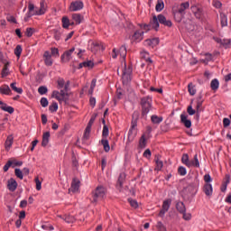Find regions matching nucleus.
<instances>
[{
    "instance_id": "1",
    "label": "nucleus",
    "mask_w": 231,
    "mask_h": 231,
    "mask_svg": "<svg viewBox=\"0 0 231 231\" xmlns=\"http://www.w3.org/2000/svg\"><path fill=\"white\" fill-rule=\"evenodd\" d=\"M160 24H163V26H168L169 28H171V26H172V22L171 20H167V18L163 14H158V16L153 15L152 19L150 21V23L141 25V29L144 30L145 32H149L151 28H153V30H156V32H158Z\"/></svg>"
},
{
    "instance_id": "2",
    "label": "nucleus",
    "mask_w": 231,
    "mask_h": 231,
    "mask_svg": "<svg viewBox=\"0 0 231 231\" xmlns=\"http://www.w3.org/2000/svg\"><path fill=\"white\" fill-rule=\"evenodd\" d=\"M140 116V113L138 111L134 112L131 123V128L128 132V139L126 143H131L134 138H136V134L138 130L136 129V125H138V117Z\"/></svg>"
},
{
    "instance_id": "3",
    "label": "nucleus",
    "mask_w": 231,
    "mask_h": 231,
    "mask_svg": "<svg viewBox=\"0 0 231 231\" xmlns=\"http://www.w3.org/2000/svg\"><path fill=\"white\" fill-rule=\"evenodd\" d=\"M152 106V98L150 96L144 97L141 99L143 118H147V115H149V111H151Z\"/></svg>"
},
{
    "instance_id": "4",
    "label": "nucleus",
    "mask_w": 231,
    "mask_h": 231,
    "mask_svg": "<svg viewBox=\"0 0 231 231\" xmlns=\"http://www.w3.org/2000/svg\"><path fill=\"white\" fill-rule=\"evenodd\" d=\"M106 189L103 186H97L96 189L92 192V203H98L106 198Z\"/></svg>"
},
{
    "instance_id": "5",
    "label": "nucleus",
    "mask_w": 231,
    "mask_h": 231,
    "mask_svg": "<svg viewBox=\"0 0 231 231\" xmlns=\"http://www.w3.org/2000/svg\"><path fill=\"white\" fill-rule=\"evenodd\" d=\"M133 75V69L131 67L125 66L123 70V84L127 86L131 83L132 76Z\"/></svg>"
},
{
    "instance_id": "6",
    "label": "nucleus",
    "mask_w": 231,
    "mask_h": 231,
    "mask_svg": "<svg viewBox=\"0 0 231 231\" xmlns=\"http://www.w3.org/2000/svg\"><path fill=\"white\" fill-rule=\"evenodd\" d=\"M82 8H84V3L80 0L70 3V5H69L70 12H79V10H82Z\"/></svg>"
},
{
    "instance_id": "7",
    "label": "nucleus",
    "mask_w": 231,
    "mask_h": 231,
    "mask_svg": "<svg viewBox=\"0 0 231 231\" xmlns=\"http://www.w3.org/2000/svg\"><path fill=\"white\" fill-rule=\"evenodd\" d=\"M180 122L185 127H187V129H190V127H192V121L189 119V116L187 114L180 115Z\"/></svg>"
},
{
    "instance_id": "8",
    "label": "nucleus",
    "mask_w": 231,
    "mask_h": 231,
    "mask_svg": "<svg viewBox=\"0 0 231 231\" xmlns=\"http://www.w3.org/2000/svg\"><path fill=\"white\" fill-rule=\"evenodd\" d=\"M75 51V48H72L69 51H66L62 55H61V61L62 62H69L71 60V55H73V52Z\"/></svg>"
},
{
    "instance_id": "9",
    "label": "nucleus",
    "mask_w": 231,
    "mask_h": 231,
    "mask_svg": "<svg viewBox=\"0 0 231 231\" xmlns=\"http://www.w3.org/2000/svg\"><path fill=\"white\" fill-rule=\"evenodd\" d=\"M38 9H35V5L33 4L30 3L28 5V13L25 14L27 19H30V17H32V15H37Z\"/></svg>"
},
{
    "instance_id": "10",
    "label": "nucleus",
    "mask_w": 231,
    "mask_h": 231,
    "mask_svg": "<svg viewBox=\"0 0 231 231\" xmlns=\"http://www.w3.org/2000/svg\"><path fill=\"white\" fill-rule=\"evenodd\" d=\"M169 208H171V199L164 200L159 216H165V213L169 212Z\"/></svg>"
},
{
    "instance_id": "11",
    "label": "nucleus",
    "mask_w": 231,
    "mask_h": 231,
    "mask_svg": "<svg viewBox=\"0 0 231 231\" xmlns=\"http://www.w3.org/2000/svg\"><path fill=\"white\" fill-rule=\"evenodd\" d=\"M191 11L197 19H203V9L194 5L191 6Z\"/></svg>"
},
{
    "instance_id": "12",
    "label": "nucleus",
    "mask_w": 231,
    "mask_h": 231,
    "mask_svg": "<svg viewBox=\"0 0 231 231\" xmlns=\"http://www.w3.org/2000/svg\"><path fill=\"white\" fill-rule=\"evenodd\" d=\"M203 192L208 198H210L214 192V189L212 188V184L210 183H205L203 187Z\"/></svg>"
},
{
    "instance_id": "13",
    "label": "nucleus",
    "mask_w": 231,
    "mask_h": 231,
    "mask_svg": "<svg viewBox=\"0 0 231 231\" xmlns=\"http://www.w3.org/2000/svg\"><path fill=\"white\" fill-rule=\"evenodd\" d=\"M190 8V4L189 2L181 3L179 6V8H176V10L180 13L185 15V10H189Z\"/></svg>"
},
{
    "instance_id": "14",
    "label": "nucleus",
    "mask_w": 231,
    "mask_h": 231,
    "mask_svg": "<svg viewBox=\"0 0 231 231\" xmlns=\"http://www.w3.org/2000/svg\"><path fill=\"white\" fill-rule=\"evenodd\" d=\"M172 14H173V17L175 19V21L177 23H181V19H183V14L180 13V11H178V9H176V7L172 8Z\"/></svg>"
},
{
    "instance_id": "15",
    "label": "nucleus",
    "mask_w": 231,
    "mask_h": 231,
    "mask_svg": "<svg viewBox=\"0 0 231 231\" xmlns=\"http://www.w3.org/2000/svg\"><path fill=\"white\" fill-rule=\"evenodd\" d=\"M0 109H2V111H5L6 113H9L10 115H12L14 111V107L6 105L5 103H4L3 101L0 100Z\"/></svg>"
},
{
    "instance_id": "16",
    "label": "nucleus",
    "mask_w": 231,
    "mask_h": 231,
    "mask_svg": "<svg viewBox=\"0 0 231 231\" xmlns=\"http://www.w3.org/2000/svg\"><path fill=\"white\" fill-rule=\"evenodd\" d=\"M72 20L74 21L75 24L79 25L84 21V16L80 14H73Z\"/></svg>"
},
{
    "instance_id": "17",
    "label": "nucleus",
    "mask_w": 231,
    "mask_h": 231,
    "mask_svg": "<svg viewBox=\"0 0 231 231\" xmlns=\"http://www.w3.org/2000/svg\"><path fill=\"white\" fill-rule=\"evenodd\" d=\"M220 24L222 28L228 26V16L225 13H220Z\"/></svg>"
},
{
    "instance_id": "18",
    "label": "nucleus",
    "mask_w": 231,
    "mask_h": 231,
    "mask_svg": "<svg viewBox=\"0 0 231 231\" xmlns=\"http://www.w3.org/2000/svg\"><path fill=\"white\" fill-rule=\"evenodd\" d=\"M140 55H141V59L145 60V62H148V64H152V60H151V57L149 55V52H147V51H142Z\"/></svg>"
},
{
    "instance_id": "19",
    "label": "nucleus",
    "mask_w": 231,
    "mask_h": 231,
    "mask_svg": "<svg viewBox=\"0 0 231 231\" xmlns=\"http://www.w3.org/2000/svg\"><path fill=\"white\" fill-rule=\"evenodd\" d=\"M181 162L183 163V165H186V167H189V169H190V167H192V164H193V163H190V160L189 159V154L187 153L182 154Z\"/></svg>"
},
{
    "instance_id": "20",
    "label": "nucleus",
    "mask_w": 231,
    "mask_h": 231,
    "mask_svg": "<svg viewBox=\"0 0 231 231\" xmlns=\"http://www.w3.org/2000/svg\"><path fill=\"white\" fill-rule=\"evenodd\" d=\"M143 33H145V32L136 31L132 36L133 41H138V42L142 41L143 39Z\"/></svg>"
},
{
    "instance_id": "21",
    "label": "nucleus",
    "mask_w": 231,
    "mask_h": 231,
    "mask_svg": "<svg viewBox=\"0 0 231 231\" xmlns=\"http://www.w3.org/2000/svg\"><path fill=\"white\" fill-rule=\"evenodd\" d=\"M8 189L14 192L17 189V181L14 179H10L7 184Z\"/></svg>"
},
{
    "instance_id": "22",
    "label": "nucleus",
    "mask_w": 231,
    "mask_h": 231,
    "mask_svg": "<svg viewBox=\"0 0 231 231\" xmlns=\"http://www.w3.org/2000/svg\"><path fill=\"white\" fill-rule=\"evenodd\" d=\"M160 42L157 38H153L152 40H146L144 41V46H151L152 48H154V46H158V43Z\"/></svg>"
},
{
    "instance_id": "23",
    "label": "nucleus",
    "mask_w": 231,
    "mask_h": 231,
    "mask_svg": "<svg viewBox=\"0 0 231 231\" xmlns=\"http://www.w3.org/2000/svg\"><path fill=\"white\" fill-rule=\"evenodd\" d=\"M12 93V89L8 85H2L0 87V95H10Z\"/></svg>"
},
{
    "instance_id": "24",
    "label": "nucleus",
    "mask_w": 231,
    "mask_h": 231,
    "mask_svg": "<svg viewBox=\"0 0 231 231\" xmlns=\"http://www.w3.org/2000/svg\"><path fill=\"white\" fill-rule=\"evenodd\" d=\"M176 209L178 210V212H180V214H185V212H187L185 204L181 201L176 203Z\"/></svg>"
},
{
    "instance_id": "25",
    "label": "nucleus",
    "mask_w": 231,
    "mask_h": 231,
    "mask_svg": "<svg viewBox=\"0 0 231 231\" xmlns=\"http://www.w3.org/2000/svg\"><path fill=\"white\" fill-rule=\"evenodd\" d=\"M79 180H73L71 183V187L69 188V192H79V189L80 187Z\"/></svg>"
},
{
    "instance_id": "26",
    "label": "nucleus",
    "mask_w": 231,
    "mask_h": 231,
    "mask_svg": "<svg viewBox=\"0 0 231 231\" xmlns=\"http://www.w3.org/2000/svg\"><path fill=\"white\" fill-rule=\"evenodd\" d=\"M95 66V63L91 60H87L79 63V69H82V68H93Z\"/></svg>"
},
{
    "instance_id": "27",
    "label": "nucleus",
    "mask_w": 231,
    "mask_h": 231,
    "mask_svg": "<svg viewBox=\"0 0 231 231\" xmlns=\"http://www.w3.org/2000/svg\"><path fill=\"white\" fill-rule=\"evenodd\" d=\"M49 142H50V132H45L42 135V147H46Z\"/></svg>"
},
{
    "instance_id": "28",
    "label": "nucleus",
    "mask_w": 231,
    "mask_h": 231,
    "mask_svg": "<svg viewBox=\"0 0 231 231\" xmlns=\"http://www.w3.org/2000/svg\"><path fill=\"white\" fill-rule=\"evenodd\" d=\"M151 121L152 124L160 125L163 122V117L153 115L151 116Z\"/></svg>"
},
{
    "instance_id": "29",
    "label": "nucleus",
    "mask_w": 231,
    "mask_h": 231,
    "mask_svg": "<svg viewBox=\"0 0 231 231\" xmlns=\"http://www.w3.org/2000/svg\"><path fill=\"white\" fill-rule=\"evenodd\" d=\"M44 14H46V4L42 1L40 4V9H38L37 15H44Z\"/></svg>"
},
{
    "instance_id": "30",
    "label": "nucleus",
    "mask_w": 231,
    "mask_h": 231,
    "mask_svg": "<svg viewBox=\"0 0 231 231\" xmlns=\"http://www.w3.org/2000/svg\"><path fill=\"white\" fill-rule=\"evenodd\" d=\"M118 53L120 57H122V59H125V57H127V47H125V45H122L119 49Z\"/></svg>"
},
{
    "instance_id": "31",
    "label": "nucleus",
    "mask_w": 231,
    "mask_h": 231,
    "mask_svg": "<svg viewBox=\"0 0 231 231\" xmlns=\"http://www.w3.org/2000/svg\"><path fill=\"white\" fill-rule=\"evenodd\" d=\"M210 88L212 91H217L219 89V80H217V79H213L210 83Z\"/></svg>"
},
{
    "instance_id": "32",
    "label": "nucleus",
    "mask_w": 231,
    "mask_h": 231,
    "mask_svg": "<svg viewBox=\"0 0 231 231\" xmlns=\"http://www.w3.org/2000/svg\"><path fill=\"white\" fill-rule=\"evenodd\" d=\"M101 143L104 147L105 152H109V151H111V146H109V141H107L106 139H102Z\"/></svg>"
},
{
    "instance_id": "33",
    "label": "nucleus",
    "mask_w": 231,
    "mask_h": 231,
    "mask_svg": "<svg viewBox=\"0 0 231 231\" xmlns=\"http://www.w3.org/2000/svg\"><path fill=\"white\" fill-rule=\"evenodd\" d=\"M165 8V4L163 3V0H157V4L155 5L156 12H162Z\"/></svg>"
},
{
    "instance_id": "34",
    "label": "nucleus",
    "mask_w": 231,
    "mask_h": 231,
    "mask_svg": "<svg viewBox=\"0 0 231 231\" xmlns=\"http://www.w3.org/2000/svg\"><path fill=\"white\" fill-rule=\"evenodd\" d=\"M189 163L191 164V167H196L197 169H199V160L198 159V153H196L193 157V160L189 161Z\"/></svg>"
},
{
    "instance_id": "35",
    "label": "nucleus",
    "mask_w": 231,
    "mask_h": 231,
    "mask_svg": "<svg viewBox=\"0 0 231 231\" xmlns=\"http://www.w3.org/2000/svg\"><path fill=\"white\" fill-rule=\"evenodd\" d=\"M51 98H55L60 102V104H62V97H60V93L57 90L52 91Z\"/></svg>"
},
{
    "instance_id": "36",
    "label": "nucleus",
    "mask_w": 231,
    "mask_h": 231,
    "mask_svg": "<svg viewBox=\"0 0 231 231\" xmlns=\"http://www.w3.org/2000/svg\"><path fill=\"white\" fill-rule=\"evenodd\" d=\"M13 143H14V137L12 135H9L5 141L6 151L10 150V147H12Z\"/></svg>"
},
{
    "instance_id": "37",
    "label": "nucleus",
    "mask_w": 231,
    "mask_h": 231,
    "mask_svg": "<svg viewBox=\"0 0 231 231\" xmlns=\"http://www.w3.org/2000/svg\"><path fill=\"white\" fill-rule=\"evenodd\" d=\"M8 66H9V63L5 64V66L2 69V72H1L2 79H5V77H8V75L10 74V72L8 70Z\"/></svg>"
},
{
    "instance_id": "38",
    "label": "nucleus",
    "mask_w": 231,
    "mask_h": 231,
    "mask_svg": "<svg viewBox=\"0 0 231 231\" xmlns=\"http://www.w3.org/2000/svg\"><path fill=\"white\" fill-rule=\"evenodd\" d=\"M11 88L15 91V93H18L19 95H23V89L21 88H17V83L14 82L10 85Z\"/></svg>"
},
{
    "instance_id": "39",
    "label": "nucleus",
    "mask_w": 231,
    "mask_h": 231,
    "mask_svg": "<svg viewBox=\"0 0 231 231\" xmlns=\"http://www.w3.org/2000/svg\"><path fill=\"white\" fill-rule=\"evenodd\" d=\"M145 145H147V139H145V134H143L139 141V147L144 149Z\"/></svg>"
},
{
    "instance_id": "40",
    "label": "nucleus",
    "mask_w": 231,
    "mask_h": 231,
    "mask_svg": "<svg viewBox=\"0 0 231 231\" xmlns=\"http://www.w3.org/2000/svg\"><path fill=\"white\" fill-rule=\"evenodd\" d=\"M61 23L63 28H65L66 30L69 28V18H68V16H63L61 19Z\"/></svg>"
},
{
    "instance_id": "41",
    "label": "nucleus",
    "mask_w": 231,
    "mask_h": 231,
    "mask_svg": "<svg viewBox=\"0 0 231 231\" xmlns=\"http://www.w3.org/2000/svg\"><path fill=\"white\" fill-rule=\"evenodd\" d=\"M188 91L191 97H194L196 95V87L192 83H189L188 85Z\"/></svg>"
},
{
    "instance_id": "42",
    "label": "nucleus",
    "mask_w": 231,
    "mask_h": 231,
    "mask_svg": "<svg viewBox=\"0 0 231 231\" xmlns=\"http://www.w3.org/2000/svg\"><path fill=\"white\" fill-rule=\"evenodd\" d=\"M124 180H125V173H121L117 180V187L122 188V185H124Z\"/></svg>"
},
{
    "instance_id": "43",
    "label": "nucleus",
    "mask_w": 231,
    "mask_h": 231,
    "mask_svg": "<svg viewBox=\"0 0 231 231\" xmlns=\"http://www.w3.org/2000/svg\"><path fill=\"white\" fill-rule=\"evenodd\" d=\"M22 53H23V47L21 45H17L14 49V55L19 59Z\"/></svg>"
},
{
    "instance_id": "44",
    "label": "nucleus",
    "mask_w": 231,
    "mask_h": 231,
    "mask_svg": "<svg viewBox=\"0 0 231 231\" xmlns=\"http://www.w3.org/2000/svg\"><path fill=\"white\" fill-rule=\"evenodd\" d=\"M210 60H212V54L206 53L205 54V59H202L201 62H203L204 64H208V62H210Z\"/></svg>"
},
{
    "instance_id": "45",
    "label": "nucleus",
    "mask_w": 231,
    "mask_h": 231,
    "mask_svg": "<svg viewBox=\"0 0 231 231\" xmlns=\"http://www.w3.org/2000/svg\"><path fill=\"white\" fill-rule=\"evenodd\" d=\"M58 109H59V104H57V102H53L49 106V110L51 111V113H55V112H57Z\"/></svg>"
},
{
    "instance_id": "46",
    "label": "nucleus",
    "mask_w": 231,
    "mask_h": 231,
    "mask_svg": "<svg viewBox=\"0 0 231 231\" xmlns=\"http://www.w3.org/2000/svg\"><path fill=\"white\" fill-rule=\"evenodd\" d=\"M35 184H36V190H41V189H42V181L41 180H39V177H36L34 179Z\"/></svg>"
},
{
    "instance_id": "47",
    "label": "nucleus",
    "mask_w": 231,
    "mask_h": 231,
    "mask_svg": "<svg viewBox=\"0 0 231 231\" xmlns=\"http://www.w3.org/2000/svg\"><path fill=\"white\" fill-rule=\"evenodd\" d=\"M38 93L40 95H46V93H48V88L44 87V86H41L38 88Z\"/></svg>"
},
{
    "instance_id": "48",
    "label": "nucleus",
    "mask_w": 231,
    "mask_h": 231,
    "mask_svg": "<svg viewBox=\"0 0 231 231\" xmlns=\"http://www.w3.org/2000/svg\"><path fill=\"white\" fill-rule=\"evenodd\" d=\"M14 174L16 176V178H19V180H23V171H21V169H15L14 170Z\"/></svg>"
},
{
    "instance_id": "49",
    "label": "nucleus",
    "mask_w": 231,
    "mask_h": 231,
    "mask_svg": "<svg viewBox=\"0 0 231 231\" xmlns=\"http://www.w3.org/2000/svg\"><path fill=\"white\" fill-rule=\"evenodd\" d=\"M128 202L133 208H138V201H136L133 199H128Z\"/></svg>"
},
{
    "instance_id": "50",
    "label": "nucleus",
    "mask_w": 231,
    "mask_h": 231,
    "mask_svg": "<svg viewBox=\"0 0 231 231\" xmlns=\"http://www.w3.org/2000/svg\"><path fill=\"white\" fill-rule=\"evenodd\" d=\"M178 172L180 176H185L187 174V169L183 166L178 168Z\"/></svg>"
},
{
    "instance_id": "51",
    "label": "nucleus",
    "mask_w": 231,
    "mask_h": 231,
    "mask_svg": "<svg viewBox=\"0 0 231 231\" xmlns=\"http://www.w3.org/2000/svg\"><path fill=\"white\" fill-rule=\"evenodd\" d=\"M40 104L42 107H48V104H50V103L48 102V98L42 97L40 100Z\"/></svg>"
},
{
    "instance_id": "52",
    "label": "nucleus",
    "mask_w": 231,
    "mask_h": 231,
    "mask_svg": "<svg viewBox=\"0 0 231 231\" xmlns=\"http://www.w3.org/2000/svg\"><path fill=\"white\" fill-rule=\"evenodd\" d=\"M202 106H203V101H201V100H198L197 101V106H196V111H197V113H201V111H202Z\"/></svg>"
},
{
    "instance_id": "53",
    "label": "nucleus",
    "mask_w": 231,
    "mask_h": 231,
    "mask_svg": "<svg viewBox=\"0 0 231 231\" xmlns=\"http://www.w3.org/2000/svg\"><path fill=\"white\" fill-rule=\"evenodd\" d=\"M163 168V162L160 161L159 159L156 160V171H162Z\"/></svg>"
},
{
    "instance_id": "54",
    "label": "nucleus",
    "mask_w": 231,
    "mask_h": 231,
    "mask_svg": "<svg viewBox=\"0 0 231 231\" xmlns=\"http://www.w3.org/2000/svg\"><path fill=\"white\" fill-rule=\"evenodd\" d=\"M91 133V128H87L85 129V133H84V135H83V139L85 140H89V134Z\"/></svg>"
},
{
    "instance_id": "55",
    "label": "nucleus",
    "mask_w": 231,
    "mask_h": 231,
    "mask_svg": "<svg viewBox=\"0 0 231 231\" xmlns=\"http://www.w3.org/2000/svg\"><path fill=\"white\" fill-rule=\"evenodd\" d=\"M57 82H58V88L60 89H62V88H64V85L66 84V81H64V79L62 78L58 79Z\"/></svg>"
},
{
    "instance_id": "56",
    "label": "nucleus",
    "mask_w": 231,
    "mask_h": 231,
    "mask_svg": "<svg viewBox=\"0 0 231 231\" xmlns=\"http://www.w3.org/2000/svg\"><path fill=\"white\" fill-rule=\"evenodd\" d=\"M102 136H103L104 138L109 136V128H107V125H104Z\"/></svg>"
},
{
    "instance_id": "57",
    "label": "nucleus",
    "mask_w": 231,
    "mask_h": 231,
    "mask_svg": "<svg viewBox=\"0 0 231 231\" xmlns=\"http://www.w3.org/2000/svg\"><path fill=\"white\" fill-rule=\"evenodd\" d=\"M33 32H34L33 28L32 27L27 28L25 31L26 37H32V35H33Z\"/></svg>"
},
{
    "instance_id": "58",
    "label": "nucleus",
    "mask_w": 231,
    "mask_h": 231,
    "mask_svg": "<svg viewBox=\"0 0 231 231\" xmlns=\"http://www.w3.org/2000/svg\"><path fill=\"white\" fill-rule=\"evenodd\" d=\"M42 228L43 230H47V231H52V230H54L53 226H51V225H50V224L42 225Z\"/></svg>"
},
{
    "instance_id": "59",
    "label": "nucleus",
    "mask_w": 231,
    "mask_h": 231,
    "mask_svg": "<svg viewBox=\"0 0 231 231\" xmlns=\"http://www.w3.org/2000/svg\"><path fill=\"white\" fill-rule=\"evenodd\" d=\"M218 42H220V44H222V46H226L228 47V44H230V40L228 39H224V40H219Z\"/></svg>"
},
{
    "instance_id": "60",
    "label": "nucleus",
    "mask_w": 231,
    "mask_h": 231,
    "mask_svg": "<svg viewBox=\"0 0 231 231\" xmlns=\"http://www.w3.org/2000/svg\"><path fill=\"white\" fill-rule=\"evenodd\" d=\"M229 183H230V176L226 175L225 180L223 181V187H225V189H226V187L228 186Z\"/></svg>"
},
{
    "instance_id": "61",
    "label": "nucleus",
    "mask_w": 231,
    "mask_h": 231,
    "mask_svg": "<svg viewBox=\"0 0 231 231\" xmlns=\"http://www.w3.org/2000/svg\"><path fill=\"white\" fill-rule=\"evenodd\" d=\"M44 63L46 64V66H51L53 64V60L51 59V56L50 58H45Z\"/></svg>"
},
{
    "instance_id": "62",
    "label": "nucleus",
    "mask_w": 231,
    "mask_h": 231,
    "mask_svg": "<svg viewBox=\"0 0 231 231\" xmlns=\"http://www.w3.org/2000/svg\"><path fill=\"white\" fill-rule=\"evenodd\" d=\"M188 114L192 116L193 115H196L197 111L192 108V106H188Z\"/></svg>"
},
{
    "instance_id": "63",
    "label": "nucleus",
    "mask_w": 231,
    "mask_h": 231,
    "mask_svg": "<svg viewBox=\"0 0 231 231\" xmlns=\"http://www.w3.org/2000/svg\"><path fill=\"white\" fill-rule=\"evenodd\" d=\"M204 181H205V183H211L212 177H210V174L204 175Z\"/></svg>"
},
{
    "instance_id": "64",
    "label": "nucleus",
    "mask_w": 231,
    "mask_h": 231,
    "mask_svg": "<svg viewBox=\"0 0 231 231\" xmlns=\"http://www.w3.org/2000/svg\"><path fill=\"white\" fill-rule=\"evenodd\" d=\"M51 55L53 56V57H59V49H57V48H51Z\"/></svg>"
}]
</instances>
